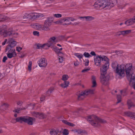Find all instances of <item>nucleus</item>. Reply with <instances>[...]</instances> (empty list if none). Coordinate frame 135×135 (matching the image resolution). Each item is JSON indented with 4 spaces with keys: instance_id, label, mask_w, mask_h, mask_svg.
<instances>
[{
    "instance_id": "obj_56",
    "label": "nucleus",
    "mask_w": 135,
    "mask_h": 135,
    "mask_svg": "<svg viewBox=\"0 0 135 135\" xmlns=\"http://www.w3.org/2000/svg\"><path fill=\"white\" fill-rule=\"evenodd\" d=\"M7 39H5L4 40V41L2 42V45H4L6 44V42H7Z\"/></svg>"
},
{
    "instance_id": "obj_20",
    "label": "nucleus",
    "mask_w": 135,
    "mask_h": 135,
    "mask_svg": "<svg viewBox=\"0 0 135 135\" xmlns=\"http://www.w3.org/2000/svg\"><path fill=\"white\" fill-rule=\"evenodd\" d=\"M7 57L9 59H11L12 57H15L17 56L16 52H8L7 53Z\"/></svg>"
},
{
    "instance_id": "obj_15",
    "label": "nucleus",
    "mask_w": 135,
    "mask_h": 135,
    "mask_svg": "<svg viewBox=\"0 0 135 135\" xmlns=\"http://www.w3.org/2000/svg\"><path fill=\"white\" fill-rule=\"evenodd\" d=\"M125 115L130 117L131 118L135 120V113L131 112H128L124 113Z\"/></svg>"
},
{
    "instance_id": "obj_1",
    "label": "nucleus",
    "mask_w": 135,
    "mask_h": 135,
    "mask_svg": "<svg viewBox=\"0 0 135 135\" xmlns=\"http://www.w3.org/2000/svg\"><path fill=\"white\" fill-rule=\"evenodd\" d=\"M132 64H127L126 65L122 64L119 65L117 62L115 61L112 63V66L115 70L116 73L120 76H124L125 75V72L127 75L130 74L131 71Z\"/></svg>"
},
{
    "instance_id": "obj_48",
    "label": "nucleus",
    "mask_w": 135,
    "mask_h": 135,
    "mask_svg": "<svg viewBox=\"0 0 135 135\" xmlns=\"http://www.w3.org/2000/svg\"><path fill=\"white\" fill-rule=\"evenodd\" d=\"M44 44H45V47L46 46H47L48 47H50L51 46L47 42L46 43Z\"/></svg>"
},
{
    "instance_id": "obj_14",
    "label": "nucleus",
    "mask_w": 135,
    "mask_h": 135,
    "mask_svg": "<svg viewBox=\"0 0 135 135\" xmlns=\"http://www.w3.org/2000/svg\"><path fill=\"white\" fill-rule=\"evenodd\" d=\"M36 26L39 30L47 31L50 30L49 28L47 26H45L44 24L43 26L42 25L40 24L36 25Z\"/></svg>"
},
{
    "instance_id": "obj_42",
    "label": "nucleus",
    "mask_w": 135,
    "mask_h": 135,
    "mask_svg": "<svg viewBox=\"0 0 135 135\" xmlns=\"http://www.w3.org/2000/svg\"><path fill=\"white\" fill-rule=\"evenodd\" d=\"M59 62L60 63L62 62L64 60V58L63 57L59 56Z\"/></svg>"
},
{
    "instance_id": "obj_30",
    "label": "nucleus",
    "mask_w": 135,
    "mask_h": 135,
    "mask_svg": "<svg viewBox=\"0 0 135 135\" xmlns=\"http://www.w3.org/2000/svg\"><path fill=\"white\" fill-rule=\"evenodd\" d=\"M131 32V30H127L122 31V33H121V34H122V35H124L130 33Z\"/></svg>"
},
{
    "instance_id": "obj_17",
    "label": "nucleus",
    "mask_w": 135,
    "mask_h": 135,
    "mask_svg": "<svg viewBox=\"0 0 135 135\" xmlns=\"http://www.w3.org/2000/svg\"><path fill=\"white\" fill-rule=\"evenodd\" d=\"M135 22V16L132 19H130L125 22V23L127 26H129L133 24Z\"/></svg>"
},
{
    "instance_id": "obj_59",
    "label": "nucleus",
    "mask_w": 135,
    "mask_h": 135,
    "mask_svg": "<svg viewBox=\"0 0 135 135\" xmlns=\"http://www.w3.org/2000/svg\"><path fill=\"white\" fill-rule=\"evenodd\" d=\"M22 102L21 101H19L18 102H17V104L18 105H21L22 104Z\"/></svg>"
},
{
    "instance_id": "obj_49",
    "label": "nucleus",
    "mask_w": 135,
    "mask_h": 135,
    "mask_svg": "<svg viewBox=\"0 0 135 135\" xmlns=\"http://www.w3.org/2000/svg\"><path fill=\"white\" fill-rule=\"evenodd\" d=\"M86 60V61L85 62V66H87L88 65L89 60L88 59H87Z\"/></svg>"
},
{
    "instance_id": "obj_8",
    "label": "nucleus",
    "mask_w": 135,
    "mask_h": 135,
    "mask_svg": "<svg viewBox=\"0 0 135 135\" xmlns=\"http://www.w3.org/2000/svg\"><path fill=\"white\" fill-rule=\"evenodd\" d=\"M132 64L131 65V71L130 74L129 75H127L126 74V76L127 79H129L131 77L129 82L130 85L131 86L135 84V76L132 72Z\"/></svg>"
},
{
    "instance_id": "obj_41",
    "label": "nucleus",
    "mask_w": 135,
    "mask_h": 135,
    "mask_svg": "<svg viewBox=\"0 0 135 135\" xmlns=\"http://www.w3.org/2000/svg\"><path fill=\"white\" fill-rule=\"evenodd\" d=\"M54 16L56 18H60L62 17V15L60 14L57 13L54 14Z\"/></svg>"
},
{
    "instance_id": "obj_38",
    "label": "nucleus",
    "mask_w": 135,
    "mask_h": 135,
    "mask_svg": "<svg viewBox=\"0 0 135 135\" xmlns=\"http://www.w3.org/2000/svg\"><path fill=\"white\" fill-rule=\"evenodd\" d=\"M117 103H118L120 102L121 101V96L120 95H117Z\"/></svg>"
},
{
    "instance_id": "obj_51",
    "label": "nucleus",
    "mask_w": 135,
    "mask_h": 135,
    "mask_svg": "<svg viewBox=\"0 0 135 135\" xmlns=\"http://www.w3.org/2000/svg\"><path fill=\"white\" fill-rule=\"evenodd\" d=\"M68 18V19H69V20H70V21H75L76 20V19H75L72 17H70V18Z\"/></svg>"
},
{
    "instance_id": "obj_10",
    "label": "nucleus",
    "mask_w": 135,
    "mask_h": 135,
    "mask_svg": "<svg viewBox=\"0 0 135 135\" xmlns=\"http://www.w3.org/2000/svg\"><path fill=\"white\" fill-rule=\"evenodd\" d=\"M32 115L36 118L40 119H43L46 117V115L41 113L33 112L32 113Z\"/></svg>"
},
{
    "instance_id": "obj_21",
    "label": "nucleus",
    "mask_w": 135,
    "mask_h": 135,
    "mask_svg": "<svg viewBox=\"0 0 135 135\" xmlns=\"http://www.w3.org/2000/svg\"><path fill=\"white\" fill-rule=\"evenodd\" d=\"M6 50L8 51V52H16L14 48L11 47L10 46H7L6 48Z\"/></svg>"
},
{
    "instance_id": "obj_23",
    "label": "nucleus",
    "mask_w": 135,
    "mask_h": 135,
    "mask_svg": "<svg viewBox=\"0 0 135 135\" xmlns=\"http://www.w3.org/2000/svg\"><path fill=\"white\" fill-rule=\"evenodd\" d=\"M92 80V83L93 85L92 86V87H94L96 86L97 85V83L96 81V78L94 75H93L91 77Z\"/></svg>"
},
{
    "instance_id": "obj_26",
    "label": "nucleus",
    "mask_w": 135,
    "mask_h": 135,
    "mask_svg": "<svg viewBox=\"0 0 135 135\" xmlns=\"http://www.w3.org/2000/svg\"><path fill=\"white\" fill-rule=\"evenodd\" d=\"M45 44H36L35 45V46H36L37 47L36 49H42L45 47Z\"/></svg>"
},
{
    "instance_id": "obj_44",
    "label": "nucleus",
    "mask_w": 135,
    "mask_h": 135,
    "mask_svg": "<svg viewBox=\"0 0 135 135\" xmlns=\"http://www.w3.org/2000/svg\"><path fill=\"white\" fill-rule=\"evenodd\" d=\"M21 110V109L20 108H17L16 109H15L13 110V112H16L17 113H19V111Z\"/></svg>"
},
{
    "instance_id": "obj_62",
    "label": "nucleus",
    "mask_w": 135,
    "mask_h": 135,
    "mask_svg": "<svg viewBox=\"0 0 135 135\" xmlns=\"http://www.w3.org/2000/svg\"><path fill=\"white\" fill-rule=\"evenodd\" d=\"M117 92V91L115 90L113 91L112 92V94L114 95L115 93H116Z\"/></svg>"
},
{
    "instance_id": "obj_11",
    "label": "nucleus",
    "mask_w": 135,
    "mask_h": 135,
    "mask_svg": "<svg viewBox=\"0 0 135 135\" xmlns=\"http://www.w3.org/2000/svg\"><path fill=\"white\" fill-rule=\"evenodd\" d=\"M30 19L34 20L36 18H38L40 17H43V15L40 13H29Z\"/></svg>"
},
{
    "instance_id": "obj_35",
    "label": "nucleus",
    "mask_w": 135,
    "mask_h": 135,
    "mask_svg": "<svg viewBox=\"0 0 135 135\" xmlns=\"http://www.w3.org/2000/svg\"><path fill=\"white\" fill-rule=\"evenodd\" d=\"M83 55L86 58H89L90 57H92V56L90 55L88 52H86L84 53Z\"/></svg>"
},
{
    "instance_id": "obj_63",
    "label": "nucleus",
    "mask_w": 135,
    "mask_h": 135,
    "mask_svg": "<svg viewBox=\"0 0 135 135\" xmlns=\"http://www.w3.org/2000/svg\"><path fill=\"white\" fill-rule=\"evenodd\" d=\"M80 23L79 22H75L73 24V25H78Z\"/></svg>"
},
{
    "instance_id": "obj_3",
    "label": "nucleus",
    "mask_w": 135,
    "mask_h": 135,
    "mask_svg": "<svg viewBox=\"0 0 135 135\" xmlns=\"http://www.w3.org/2000/svg\"><path fill=\"white\" fill-rule=\"evenodd\" d=\"M101 60L104 64L100 69V70L104 71L105 69H108L109 65V60L106 56L101 55H97L94 57V62L95 65L97 66H100L101 65Z\"/></svg>"
},
{
    "instance_id": "obj_7",
    "label": "nucleus",
    "mask_w": 135,
    "mask_h": 135,
    "mask_svg": "<svg viewBox=\"0 0 135 135\" xmlns=\"http://www.w3.org/2000/svg\"><path fill=\"white\" fill-rule=\"evenodd\" d=\"M1 28V33H2V35L4 37H7L10 36L12 34L13 32V29L12 28H9L7 30L6 29L7 28V26L5 25H3L2 26L0 27Z\"/></svg>"
},
{
    "instance_id": "obj_25",
    "label": "nucleus",
    "mask_w": 135,
    "mask_h": 135,
    "mask_svg": "<svg viewBox=\"0 0 135 135\" xmlns=\"http://www.w3.org/2000/svg\"><path fill=\"white\" fill-rule=\"evenodd\" d=\"M69 84V81H64V82L61 84V86L62 88H65L67 87Z\"/></svg>"
},
{
    "instance_id": "obj_43",
    "label": "nucleus",
    "mask_w": 135,
    "mask_h": 135,
    "mask_svg": "<svg viewBox=\"0 0 135 135\" xmlns=\"http://www.w3.org/2000/svg\"><path fill=\"white\" fill-rule=\"evenodd\" d=\"M22 47L19 46H18L16 47V50L18 52H20V51L22 50Z\"/></svg>"
},
{
    "instance_id": "obj_39",
    "label": "nucleus",
    "mask_w": 135,
    "mask_h": 135,
    "mask_svg": "<svg viewBox=\"0 0 135 135\" xmlns=\"http://www.w3.org/2000/svg\"><path fill=\"white\" fill-rule=\"evenodd\" d=\"M29 14L25 13L23 17V19H30Z\"/></svg>"
},
{
    "instance_id": "obj_50",
    "label": "nucleus",
    "mask_w": 135,
    "mask_h": 135,
    "mask_svg": "<svg viewBox=\"0 0 135 135\" xmlns=\"http://www.w3.org/2000/svg\"><path fill=\"white\" fill-rule=\"evenodd\" d=\"M67 123L68 125L70 126H71L73 127L74 126V124H73L69 122L68 123Z\"/></svg>"
},
{
    "instance_id": "obj_24",
    "label": "nucleus",
    "mask_w": 135,
    "mask_h": 135,
    "mask_svg": "<svg viewBox=\"0 0 135 135\" xmlns=\"http://www.w3.org/2000/svg\"><path fill=\"white\" fill-rule=\"evenodd\" d=\"M67 21V20H64V18L56 21L55 23L57 24H62L64 25V21Z\"/></svg>"
},
{
    "instance_id": "obj_57",
    "label": "nucleus",
    "mask_w": 135,
    "mask_h": 135,
    "mask_svg": "<svg viewBox=\"0 0 135 135\" xmlns=\"http://www.w3.org/2000/svg\"><path fill=\"white\" fill-rule=\"evenodd\" d=\"M62 122L63 123L67 125V123L69 122L67 120H62Z\"/></svg>"
},
{
    "instance_id": "obj_60",
    "label": "nucleus",
    "mask_w": 135,
    "mask_h": 135,
    "mask_svg": "<svg viewBox=\"0 0 135 135\" xmlns=\"http://www.w3.org/2000/svg\"><path fill=\"white\" fill-rule=\"evenodd\" d=\"M74 64L75 66H77L79 64V63L78 62H75L74 63Z\"/></svg>"
},
{
    "instance_id": "obj_33",
    "label": "nucleus",
    "mask_w": 135,
    "mask_h": 135,
    "mask_svg": "<svg viewBox=\"0 0 135 135\" xmlns=\"http://www.w3.org/2000/svg\"><path fill=\"white\" fill-rule=\"evenodd\" d=\"M49 40H50L51 41H52L53 42H57L58 41L57 39H56V38L55 36H53L51 37L49 39Z\"/></svg>"
},
{
    "instance_id": "obj_18",
    "label": "nucleus",
    "mask_w": 135,
    "mask_h": 135,
    "mask_svg": "<svg viewBox=\"0 0 135 135\" xmlns=\"http://www.w3.org/2000/svg\"><path fill=\"white\" fill-rule=\"evenodd\" d=\"M59 132V129L57 128L56 129H52L50 130V134L51 135H57Z\"/></svg>"
},
{
    "instance_id": "obj_52",
    "label": "nucleus",
    "mask_w": 135,
    "mask_h": 135,
    "mask_svg": "<svg viewBox=\"0 0 135 135\" xmlns=\"http://www.w3.org/2000/svg\"><path fill=\"white\" fill-rule=\"evenodd\" d=\"M89 70V69H87V68L85 69H83V70L82 71V72H83V73L86 72Z\"/></svg>"
},
{
    "instance_id": "obj_53",
    "label": "nucleus",
    "mask_w": 135,
    "mask_h": 135,
    "mask_svg": "<svg viewBox=\"0 0 135 135\" xmlns=\"http://www.w3.org/2000/svg\"><path fill=\"white\" fill-rule=\"evenodd\" d=\"M64 38V36H60L59 37V41H60L61 40L63 39Z\"/></svg>"
},
{
    "instance_id": "obj_12",
    "label": "nucleus",
    "mask_w": 135,
    "mask_h": 135,
    "mask_svg": "<svg viewBox=\"0 0 135 135\" xmlns=\"http://www.w3.org/2000/svg\"><path fill=\"white\" fill-rule=\"evenodd\" d=\"M24 122L28 124L32 125L33 124L34 118L28 116H25Z\"/></svg>"
},
{
    "instance_id": "obj_54",
    "label": "nucleus",
    "mask_w": 135,
    "mask_h": 135,
    "mask_svg": "<svg viewBox=\"0 0 135 135\" xmlns=\"http://www.w3.org/2000/svg\"><path fill=\"white\" fill-rule=\"evenodd\" d=\"M48 43H49L50 45H51V46L53 44V42H52L50 40H48L47 42Z\"/></svg>"
},
{
    "instance_id": "obj_58",
    "label": "nucleus",
    "mask_w": 135,
    "mask_h": 135,
    "mask_svg": "<svg viewBox=\"0 0 135 135\" xmlns=\"http://www.w3.org/2000/svg\"><path fill=\"white\" fill-rule=\"evenodd\" d=\"M16 119H13L11 121V122L13 123H15L16 122H17V121H16Z\"/></svg>"
},
{
    "instance_id": "obj_29",
    "label": "nucleus",
    "mask_w": 135,
    "mask_h": 135,
    "mask_svg": "<svg viewBox=\"0 0 135 135\" xmlns=\"http://www.w3.org/2000/svg\"><path fill=\"white\" fill-rule=\"evenodd\" d=\"M78 133L81 134L82 135H84L87 134V132L85 130H80L78 131Z\"/></svg>"
},
{
    "instance_id": "obj_2",
    "label": "nucleus",
    "mask_w": 135,
    "mask_h": 135,
    "mask_svg": "<svg viewBox=\"0 0 135 135\" xmlns=\"http://www.w3.org/2000/svg\"><path fill=\"white\" fill-rule=\"evenodd\" d=\"M115 1V0H98L95 2L93 6L97 9L100 8L105 9H110L114 7Z\"/></svg>"
},
{
    "instance_id": "obj_5",
    "label": "nucleus",
    "mask_w": 135,
    "mask_h": 135,
    "mask_svg": "<svg viewBox=\"0 0 135 135\" xmlns=\"http://www.w3.org/2000/svg\"><path fill=\"white\" fill-rule=\"evenodd\" d=\"M104 71H102V70H100L101 73V76L100 77V82L103 85H107L109 84V76H105V75L107 73V69H105Z\"/></svg>"
},
{
    "instance_id": "obj_28",
    "label": "nucleus",
    "mask_w": 135,
    "mask_h": 135,
    "mask_svg": "<svg viewBox=\"0 0 135 135\" xmlns=\"http://www.w3.org/2000/svg\"><path fill=\"white\" fill-rule=\"evenodd\" d=\"M74 55L78 58L80 60L83 56V55L79 53H75L74 54Z\"/></svg>"
},
{
    "instance_id": "obj_37",
    "label": "nucleus",
    "mask_w": 135,
    "mask_h": 135,
    "mask_svg": "<svg viewBox=\"0 0 135 135\" xmlns=\"http://www.w3.org/2000/svg\"><path fill=\"white\" fill-rule=\"evenodd\" d=\"M69 134L68 130L67 129H64L62 132V134L63 135H68Z\"/></svg>"
},
{
    "instance_id": "obj_61",
    "label": "nucleus",
    "mask_w": 135,
    "mask_h": 135,
    "mask_svg": "<svg viewBox=\"0 0 135 135\" xmlns=\"http://www.w3.org/2000/svg\"><path fill=\"white\" fill-rule=\"evenodd\" d=\"M121 33H122V31H119L117 33V35H122V34H121Z\"/></svg>"
},
{
    "instance_id": "obj_32",
    "label": "nucleus",
    "mask_w": 135,
    "mask_h": 135,
    "mask_svg": "<svg viewBox=\"0 0 135 135\" xmlns=\"http://www.w3.org/2000/svg\"><path fill=\"white\" fill-rule=\"evenodd\" d=\"M68 78L69 77L68 75H64L62 76V80L64 81H66Z\"/></svg>"
},
{
    "instance_id": "obj_40",
    "label": "nucleus",
    "mask_w": 135,
    "mask_h": 135,
    "mask_svg": "<svg viewBox=\"0 0 135 135\" xmlns=\"http://www.w3.org/2000/svg\"><path fill=\"white\" fill-rule=\"evenodd\" d=\"M33 34L35 36H39V32L37 31H34L33 32Z\"/></svg>"
},
{
    "instance_id": "obj_34",
    "label": "nucleus",
    "mask_w": 135,
    "mask_h": 135,
    "mask_svg": "<svg viewBox=\"0 0 135 135\" xmlns=\"http://www.w3.org/2000/svg\"><path fill=\"white\" fill-rule=\"evenodd\" d=\"M54 90L53 88H51L48 90V91H47L46 92V94L47 95V96H49L50 94Z\"/></svg>"
},
{
    "instance_id": "obj_31",
    "label": "nucleus",
    "mask_w": 135,
    "mask_h": 135,
    "mask_svg": "<svg viewBox=\"0 0 135 135\" xmlns=\"http://www.w3.org/2000/svg\"><path fill=\"white\" fill-rule=\"evenodd\" d=\"M94 18L91 16H87L85 17V19L86 21H91L93 20Z\"/></svg>"
},
{
    "instance_id": "obj_4",
    "label": "nucleus",
    "mask_w": 135,
    "mask_h": 135,
    "mask_svg": "<svg viewBox=\"0 0 135 135\" xmlns=\"http://www.w3.org/2000/svg\"><path fill=\"white\" fill-rule=\"evenodd\" d=\"M87 120L92 126L96 127L99 126L101 123H104L106 122L104 120L94 115L88 116Z\"/></svg>"
},
{
    "instance_id": "obj_19",
    "label": "nucleus",
    "mask_w": 135,
    "mask_h": 135,
    "mask_svg": "<svg viewBox=\"0 0 135 135\" xmlns=\"http://www.w3.org/2000/svg\"><path fill=\"white\" fill-rule=\"evenodd\" d=\"M51 48L57 54H62V52L59 50V49L58 47L53 46L51 47Z\"/></svg>"
},
{
    "instance_id": "obj_46",
    "label": "nucleus",
    "mask_w": 135,
    "mask_h": 135,
    "mask_svg": "<svg viewBox=\"0 0 135 135\" xmlns=\"http://www.w3.org/2000/svg\"><path fill=\"white\" fill-rule=\"evenodd\" d=\"M46 97L44 95H42L40 98V100L41 101H43L45 99Z\"/></svg>"
},
{
    "instance_id": "obj_22",
    "label": "nucleus",
    "mask_w": 135,
    "mask_h": 135,
    "mask_svg": "<svg viewBox=\"0 0 135 135\" xmlns=\"http://www.w3.org/2000/svg\"><path fill=\"white\" fill-rule=\"evenodd\" d=\"M25 116L21 117L16 118V120L17 122L22 123L23 122H24Z\"/></svg>"
},
{
    "instance_id": "obj_47",
    "label": "nucleus",
    "mask_w": 135,
    "mask_h": 135,
    "mask_svg": "<svg viewBox=\"0 0 135 135\" xmlns=\"http://www.w3.org/2000/svg\"><path fill=\"white\" fill-rule=\"evenodd\" d=\"M7 59V58L6 56H4L3 59L2 61L3 62H5L6 60Z\"/></svg>"
},
{
    "instance_id": "obj_16",
    "label": "nucleus",
    "mask_w": 135,
    "mask_h": 135,
    "mask_svg": "<svg viewBox=\"0 0 135 135\" xmlns=\"http://www.w3.org/2000/svg\"><path fill=\"white\" fill-rule=\"evenodd\" d=\"M8 42L9 44L8 46H10L11 47L13 48L14 47L16 46V41H13L12 38H9L8 40Z\"/></svg>"
},
{
    "instance_id": "obj_55",
    "label": "nucleus",
    "mask_w": 135,
    "mask_h": 135,
    "mask_svg": "<svg viewBox=\"0 0 135 135\" xmlns=\"http://www.w3.org/2000/svg\"><path fill=\"white\" fill-rule=\"evenodd\" d=\"M90 54L92 56H95L96 55V54L95 52L93 51H91L90 53Z\"/></svg>"
},
{
    "instance_id": "obj_45",
    "label": "nucleus",
    "mask_w": 135,
    "mask_h": 135,
    "mask_svg": "<svg viewBox=\"0 0 135 135\" xmlns=\"http://www.w3.org/2000/svg\"><path fill=\"white\" fill-rule=\"evenodd\" d=\"M5 17L4 15H0V20L5 19Z\"/></svg>"
},
{
    "instance_id": "obj_27",
    "label": "nucleus",
    "mask_w": 135,
    "mask_h": 135,
    "mask_svg": "<svg viewBox=\"0 0 135 135\" xmlns=\"http://www.w3.org/2000/svg\"><path fill=\"white\" fill-rule=\"evenodd\" d=\"M127 104L128 107L129 109H130V108L132 107H134V105L133 104L132 102L130 100H128L127 101Z\"/></svg>"
},
{
    "instance_id": "obj_6",
    "label": "nucleus",
    "mask_w": 135,
    "mask_h": 135,
    "mask_svg": "<svg viewBox=\"0 0 135 135\" xmlns=\"http://www.w3.org/2000/svg\"><path fill=\"white\" fill-rule=\"evenodd\" d=\"M94 89H90L85 90L83 91L77 93L76 95L78 96V99L79 100L83 99L85 97L89 94H92L94 93Z\"/></svg>"
},
{
    "instance_id": "obj_9",
    "label": "nucleus",
    "mask_w": 135,
    "mask_h": 135,
    "mask_svg": "<svg viewBox=\"0 0 135 135\" xmlns=\"http://www.w3.org/2000/svg\"><path fill=\"white\" fill-rule=\"evenodd\" d=\"M37 62L39 66L40 67L45 68L47 65V61L46 59L44 57H42Z\"/></svg>"
},
{
    "instance_id": "obj_13",
    "label": "nucleus",
    "mask_w": 135,
    "mask_h": 135,
    "mask_svg": "<svg viewBox=\"0 0 135 135\" xmlns=\"http://www.w3.org/2000/svg\"><path fill=\"white\" fill-rule=\"evenodd\" d=\"M53 21V18L52 17H48L47 19L45 21L44 25L45 26L49 27L51 25Z\"/></svg>"
},
{
    "instance_id": "obj_36",
    "label": "nucleus",
    "mask_w": 135,
    "mask_h": 135,
    "mask_svg": "<svg viewBox=\"0 0 135 135\" xmlns=\"http://www.w3.org/2000/svg\"><path fill=\"white\" fill-rule=\"evenodd\" d=\"M64 20H67V21H64V25H69L70 24V23H69V21L68 18H64Z\"/></svg>"
},
{
    "instance_id": "obj_64",
    "label": "nucleus",
    "mask_w": 135,
    "mask_h": 135,
    "mask_svg": "<svg viewBox=\"0 0 135 135\" xmlns=\"http://www.w3.org/2000/svg\"><path fill=\"white\" fill-rule=\"evenodd\" d=\"M120 93L122 95H123L124 96L125 95L124 94H123V93H125V92L124 91V92L122 90H121L120 91Z\"/></svg>"
}]
</instances>
